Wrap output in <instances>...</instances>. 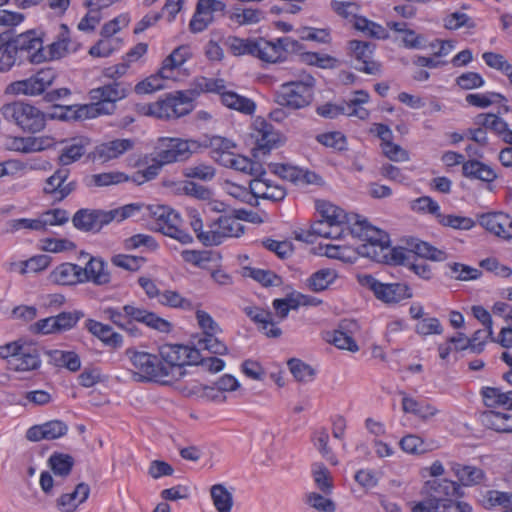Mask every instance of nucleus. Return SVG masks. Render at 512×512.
Returning <instances> with one entry per match:
<instances>
[{"label": "nucleus", "instance_id": "obj_1", "mask_svg": "<svg viewBox=\"0 0 512 512\" xmlns=\"http://www.w3.org/2000/svg\"><path fill=\"white\" fill-rule=\"evenodd\" d=\"M352 236L363 241L356 247V252L362 257L379 263L408 266L409 255L403 247L390 248L389 235L371 225L368 221L354 222Z\"/></svg>", "mask_w": 512, "mask_h": 512}, {"label": "nucleus", "instance_id": "obj_2", "mask_svg": "<svg viewBox=\"0 0 512 512\" xmlns=\"http://www.w3.org/2000/svg\"><path fill=\"white\" fill-rule=\"evenodd\" d=\"M130 89L131 86L128 83L113 81L110 84L90 90L89 96L93 101L92 103L78 108L75 106H66L65 112L61 114H51L50 117L52 119L58 118L61 120H79L112 114L116 109V102L124 99Z\"/></svg>", "mask_w": 512, "mask_h": 512}, {"label": "nucleus", "instance_id": "obj_3", "mask_svg": "<svg viewBox=\"0 0 512 512\" xmlns=\"http://www.w3.org/2000/svg\"><path fill=\"white\" fill-rule=\"evenodd\" d=\"M314 86L315 78L304 74L300 80L282 84L275 93V102L294 110L307 107L313 101Z\"/></svg>", "mask_w": 512, "mask_h": 512}, {"label": "nucleus", "instance_id": "obj_4", "mask_svg": "<svg viewBox=\"0 0 512 512\" xmlns=\"http://www.w3.org/2000/svg\"><path fill=\"white\" fill-rule=\"evenodd\" d=\"M191 89L175 91L166 95L165 99L159 100L143 107L146 115L155 116L159 119L179 118L189 114L194 106V96L190 95Z\"/></svg>", "mask_w": 512, "mask_h": 512}, {"label": "nucleus", "instance_id": "obj_5", "mask_svg": "<svg viewBox=\"0 0 512 512\" xmlns=\"http://www.w3.org/2000/svg\"><path fill=\"white\" fill-rule=\"evenodd\" d=\"M160 360L167 371L166 377L174 380L182 378L186 371L185 365L197 363L199 351L195 348L180 344H164L159 348Z\"/></svg>", "mask_w": 512, "mask_h": 512}, {"label": "nucleus", "instance_id": "obj_6", "mask_svg": "<svg viewBox=\"0 0 512 512\" xmlns=\"http://www.w3.org/2000/svg\"><path fill=\"white\" fill-rule=\"evenodd\" d=\"M2 116L16 123L24 132L37 133L46 125L45 114L35 106L21 101L5 104L0 109Z\"/></svg>", "mask_w": 512, "mask_h": 512}, {"label": "nucleus", "instance_id": "obj_7", "mask_svg": "<svg viewBox=\"0 0 512 512\" xmlns=\"http://www.w3.org/2000/svg\"><path fill=\"white\" fill-rule=\"evenodd\" d=\"M147 215L155 220L156 231L164 235L176 239L182 244H190L193 242V237L181 229V217L173 209L163 205H148L145 206Z\"/></svg>", "mask_w": 512, "mask_h": 512}, {"label": "nucleus", "instance_id": "obj_8", "mask_svg": "<svg viewBox=\"0 0 512 512\" xmlns=\"http://www.w3.org/2000/svg\"><path fill=\"white\" fill-rule=\"evenodd\" d=\"M200 144L196 140L162 137L158 139L155 154L162 164L185 161L197 152Z\"/></svg>", "mask_w": 512, "mask_h": 512}, {"label": "nucleus", "instance_id": "obj_9", "mask_svg": "<svg viewBox=\"0 0 512 512\" xmlns=\"http://www.w3.org/2000/svg\"><path fill=\"white\" fill-rule=\"evenodd\" d=\"M83 317L84 313L80 310L63 311L36 321L30 325L29 331L40 335L61 334L73 329Z\"/></svg>", "mask_w": 512, "mask_h": 512}, {"label": "nucleus", "instance_id": "obj_10", "mask_svg": "<svg viewBox=\"0 0 512 512\" xmlns=\"http://www.w3.org/2000/svg\"><path fill=\"white\" fill-rule=\"evenodd\" d=\"M363 284L374 293L376 299L385 304H398L413 297L412 290L406 283H383L372 275H365Z\"/></svg>", "mask_w": 512, "mask_h": 512}, {"label": "nucleus", "instance_id": "obj_11", "mask_svg": "<svg viewBox=\"0 0 512 512\" xmlns=\"http://www.w3.org/2000/svg\"><path fill=\"white\" fill-rule=\"evenodd\" d=\"M206 233L198 235V240L205 246L220 245L227 237H240L244 233V225L229 215L220 216L209 226Z\"/></svg>", "mask_w": 512, "mask_h": 512}, {"label": "nucleus", "instance_id": "obj_12", "mask_svg": "<svg viewBox=\"0 0 512 512\" xmlns=\"http://www.w3.org/2000/svg\"><path fill=\"white\" fill-rule=\"evenodd\" d=\"M56 72L52 68H45L38 71L31 77L10 83L5 92L7 94H24L37 96L45 94L56 78Z\"/></svg>", "mask_w": 512, "mask_h": 512}, {"label": "nucleus", "instance_id": "obj_13", "mask_svg": "<svg viewBox=\"0 0 512 512\" xmlns=\"http://www.w3.org/2000/svg\"><path fill=\"white\" fill-rule=\"evenodd\" d=\"M227 45L234 56L251 55L264 62L274 56L275 50L265 38H239L236 36L227 39Z\"/></svg>", "mask_w": 512, "mask_h": 512}, {"label": "nucleus", "instance_id": "obj_14", "mask_svg": "<svg viewBox=\"0 0 512 512\" xmlns=\"http://www.w3.org/2000/svg\"><path fill=\"white\" fill-rule=\"evenodd\" d=\"M126 355L129 357L133 366L142 373L136 374L139 376V380L159 381L165 378L167 371L163 367L159 356L148 352L136 351L132 348L126 350Z\"/></svg>", "mask_w": 512, "mask_h": 512}, {"label": "nucleus", "instance_id": "obj_15", "mask_svg": "<svg viewBox=\"0 0 512 512\" xmlns=\"http://www.w3.org/2000/svg\"><path fill=\"white\" fill-rule=\"evenodd\" d=\"M113 221V215L101 209H79L72 217L73 226L82 232L98 233Z\"/></svg>", "mask_w": 512, "mask_h": 512}, {"label": "nucleus", "instance_id": "obj_16", "mask_svg": "<svg viewBox=\"0 0 512 512\" xmlns=\"http://www.w3.org/2000/svg\"><path fill=\"white\" fill-rule=\"evenodd\" d=\"M421 496L433 498L436 502H453L449 497H463L460 485L449 479L434 478L427 480L420 490Z\"/></svg>", "mask_w": 512, "mask_h": 512}, {"label": "nucleus", "instance_id": "obj_17", "mask_svg": "<svg viewBox=\"0 0 512 512\" xmlns=\"http://www.w3.org/2000/svg\"><path fill=\"white\" fill-rule=\"evenodd\" d=\"M374 49L375 45L370 42L359 40H351L349 42L351 55L360 64L354 66L356 70L370 75H377L381 72V65L372 60Z\"/></svg>", "mask_w": 512, "mask_h": 512}, {"label": "nucleus", "instance_id": "obj_18", "mask_svg": "<svg viewBox=\"0 0 512 512\" xmlns=\"http://www.w3.org/2000/svg\"><path fill=\"white\" fill-rule=\"evenodd\" d=\"M9 42L16 48L17 52L32 63H40L44 60L42 54V41L34 31H27L17 35L15 38L9 36Z\"/></svg>", "mask_w": 512, "mask_h": 512}, {"label": "nucleus", "instance_id": "obj_19", "mask_svg": "<svg viewBox=\"0 0 512 512\" xmlns=\"http://www.w3.org/2000/svg\"><path fill=\"white\" fill-rule=\"evenodd\" d=\"M70 171L68 168H60L56 170L49 178H47L44 193L52 195L55 200L62 201L77 188L75 180H68Z\"/></svg>", "mask_w": 512, "mask_h": 512}, {"label": "nucleus", "instance_id": "obj_20", "mask_svg": "<svg viewBox=\"0 0 512 512\" xmlns=\"http://www.w3.org/2000/svg\"><path fill=\"white\" fill-rule=\"evenodd\" d=\"M412 512H471L472 507L467 502H436L433 498L422 496V500L410 503Z\"/></svg>", "mask_w": 512, "mask_h": 512}, {"label": "nucleus", "instance_id": "obj_21", "mask_svg": "<svg viewBox=\"0 0 512 512\" xmlns=\"http://www.w3.org/2000/svg\"><path fill=\"white\" fill-rule=\"evenodd\" d=\"M123 311L128 316V320L137 321L145 324L149 328L155 329L159 332H169L171 329V323L167 320L159 317L153 312H149L146 309L135 307L133 305H125Z\"/></svg>", "mask_w": 512, "mask_h": 512}, {"label": "nucleus", "instance_id": "obj_22", "mask_svg": "<svg viewBox=\"0 0 512 512\" xmlns=\"http://www.w3.org/2000/svg\"><path fill=\"white\" fill-rule=\"evenodd\" d=\"M68 426L61 420H51L41 425H34L26 432V438L32 442L54 440L64 436Z\"/></svg>", "mask_w": 512, "mask_h": 512}, {"label": "nucleus", "instance_id": "obj_23", "mask_svg": "<svg viewBox=\"0 0 512 512\" xmlns=\"http://www.w3.org/2000/svg\"><path fill=\"white\" fill-rule=\"evenodd\" d=\"M316 209L321 216V220L331 223H344L346 221L349 224L351 234L354 222L367 221V219L361 218L357 214L347 215L341 208L325 200L316 201Z\"/></svg>", "mask_w": 512, "mask_h": 512}, {"label": "nucleus", "instance_id": "obj_24", "mask_svg": "<svg viewBox=\"0 0 512 512\" xmlns=\"http://www.w3.org/2000/svg\"><path fill=\"white\" fill-rule=\"evenodd\" d=\"M244 312L267 337L278 338L281 336L282 331L276 326L271 311L256 306H248L244 308Z\"/></svg>", "mask_w": 512, "mask_h": 512}, {"label": "nucleus", "instance_id": "obj_25", "mask_svg": "<svg viewBox=\"0 0 512 512\" xmlns=\"http://www.w3.org/2000/svg\"><path fill=\"white\" fill-rule=\"evenodd\" d=\"M85 278L82 267L73 263H62L51 272L52 281L60 285L84 283Z\"/></svg>", "mask_w": 512, "mask_h": 512}, {"label": "nucleus", "instance_id": "obj_26", "mask_svg": "<svg viewBox=\"0 0 512 512\" xmlns=\"http://www.w3.org/2000/svg\"><path fill=\"white\" fill-rule=\"evenodd\" d=\"M462 174L466 178L486 182L489 191L493 190L491 183L497 178V173L492 167L476 159H470L463 163Z\"/></svg>", "mask_w": 512, "mask_h": 512}, {"label": "nucleus", "instance_id": "obj_27", "mask_svg": "<svg viewBox=\"0 0 512 512\" xmlns=\"http://www.w3.org/2000/svg\"><path fill=\"white\" fill-rule=\"evenodd\" d=\"M255 129L257 132L256 150L266 155L276 146L279 135L273 126L264 119L255 121Z\"/></svg>", "mask_w": 512, "mask_h": 512}, {"label": "nucleus", "instance_id": "obj_28", "mask_svg": "<svg viewBox=\"0 0 512 512\" xmlns=\"http://www.w3.org/2000/svg\"><path fill=\"white\" fill-rule=\"evenodd\" d=\"M134 145L135 143L131 139H115L105 142L95 148L94 158L106 162L131 150Z\"/></svg>", "mask_w": 512, "mask_h": 512}, {"label": "nucleus", "instance_id": "obj_29", "mask_svg": "<svg viewBox=\"0 0 512 512\" xmlns=\"http://www.w3.org/2000/svg\"><path fill=\"white\" fill-rule=\"evenodd\" d=\"M15 371H30L40 367L41 360L38 349L33 345H23L17 358L8 361Z\"/></svg>", "mask_w": 512, "mask_h": 512}, {"label": "nucleus", "instance_id": "obj_30", "mask_svg": "<svg viewBox=\"0 0 512 512\" xmlns=\"http://www.w3.org/2000/svg\"><path fill=\"white\" fill-rule=\"evenodd\" d=\"M89 494V485L81 482L76 485L71 493H64L57 499V507L65 512H73L80 504L88 499Z\"/></svg>", "mask_w": 512, "mask_h": 512}, {"label": "nucleus", "instance_id": "obj_31", "mask_svg": "<svg viewBox=\"0 0 512 512\" xmlns=\"http://www.w3.org/2000/svg\"><path fill=\"white\" fill-rule=\"evenodd\" d=\"M87 330L100 339L105 345L117 348L122 345L123 337L121 334L114 332L112 327L93 319H88L85 323Z\"/></svg>", "mask_w": 512, "mask_h": 512}, {"label": "nucleus", "instance_id": "obj_32", "mask_svg": "<svg viewBox=\"0 0 512 512\" xmlns=\"http://www.w3.org/2000/svg\"><path fill=\"white\" fill-rule=\"evenodd\" d=\"M85 272V282L91 281L96 285H105L110 282V273L107 270V263L98 257H90L89 261L82 267Z\"/></svg>", "mask_w": 512, "mask_h": 512}, {"label": "nucleus", "instance_id": "obj_33", "mask_svg": "<svg viewBox=\"0 0 512 512\" xmlns=\"http://www.w3.org/2000/svg\"><path fill=\"white\" fill-rule=\"evenodd\" d=\"M484 426L499 433L512 432V415L494 410H488L481 414Z\"/></svg>", "mask_w": 512, "mask_h": 512}, {"label": "nucleus", "instance_id": "obj_34", "mask_svg": "<svg viewBox=\"0 0 512 512\" xmlns=\"http://www.w3.org/2000/svg\"><path fill=\"white\" fill-rule=\"evenodd\" d=\"M45 354L49 357V362L57 367H64L71 372L81 368L80 357L74 351L48 350Z\"/></svg>", "mask_w": 512, "mask_h": 512}, {"label": "nucleus", "instance_id": "obj_35", "mask_svg": "<svg viewBox=\"0 0 512 512\" xmlns=\"http://www.w3.org/2000/svg\"><path fill=\"white\" fill-rule=\"evenodd\" d=\"M269 45L275 50L274 56L268 58L269 63L284 61L286 53H298L303 49V45L291 37H281L275 41H269Z\"/></svg>", "mask_w": 512, "mask_h": 512}, {"label": "nucleus", "instance_id": "obj_36", "mask_svg": "<svg viewBox=\"0 0 512 512\" xmlns=\"http://www.w3.org/2000/svg\"><path fill=\"white\" fill-rule=\"evenodd\" d=\"M481 395L486 407L494 408L498 406L506 407L512 410V390L508 392H502L499 388L495 387H483Z\"/></svg>", "mask_w": 512, "mask_h": 512}, {"label": "nucleus", "instance_id": "obj_37", "mask_svg": "<svg viewBox=\"0 0 512 512\" xmlns=\"http://www.w3.org/2000/svg\"><path fill=\"white\" fill-rule=\"evenodd\" d=\"M451 470L458 478V481L464 486L476 485L484 479V471L480 468L452 463Z\"/></svg>", "mask_w": 512, "mask_h": 512}, {"label": "nucleus", "instance_id": "obj_38", "mask_svg": "<svg viewBox=\"0 0 512 512\" xmlns=\"http://www.w3.org/2000/svg\"><path fill=\"white\" fill-rule=\"evenodd\" d=\"M408 244L410 246L408 253H414L419 257L438 262L445 261L448 258L445 251L432 246L428 242L412 239Z\"/></svg>", "mask_w": 512, "mask_h": 512}, {"label": "nucleus", "instance_id": "obj_39", "mask_svg": "<svg viewBox=\"0 0 512 512\" xmlns=\"http://www.w3.org/2000/svg\"><path fill=\"white\" fill-rule=\"evenodd\" d=\"M192 93L196 99L202 92H215L220 94L221 101L223 100V93H229L225 90V81L223 79H210L206 77H199L194 80L190 85Z\"/></svg>", "mask_w": 512, "mask_h": 512}, {"label": "nucleus", "instance_id": "obj_40", "mask_svg": "<svg viewBox=\"0 0 512 512\" xmlns=\"http://www.w3.org/2000/svg\"><path fill=\"white\" fill-rule=\"evenodd\" d=\"M127 181H129V176L118 171L93 174L84 179L87 187H106Z\"/></svg>", "mask_w": 512, "mask_h": 512}, {"label": "nucleus", "instance_id": "obj_41", "mask_svg": "<svg viewBox=\"0 0 512 512\" xmlns=\"http://www.w3.org/2000/svg\"><path fill=\"white\" fill-rule=\"evenodd\" d=\"M479 224L490 233L503 237L504 226L507 223V214L502 212H490L478 217Z\"/></svg>", "mask_w": 512, "mask_h": 512}, {"label": "nucleus", "instance_id": "obj_42", "mask_svg": "<svg viewBox=\"0 0 512 512\" xmlns=\"http://www.w3.org/2000/svg\"><path fill=\"white\" fill-rule=\"evenodd\" d=\"M402 409L405 413H411L420 419L427 421L438 413V410L426 403H421L411 397H403Z\"/></svg>", "mask_w": 512, "mask_h": 512}, {"label": "nucleus", "instance_id": "obj_43", "mask_svg": "<svg viewBox=\"0 0 512 512\" xmlns=\"http://www.w3.org/2000/svg\"><path fill=\"white\" fill-rule=\"evenodd\" d=\"M336 278L337 273L334 269H320L307 279V286L313 292H321L327 289Z\"/></svg>", "mask_w": 512, "mask_h": 512}, {"label": "nucleus", "instance_id": "obj_44", "mask_svg": "<svg viewBox=\"0 0 512 512\" xmlns=\"http://www.w3.org/2000/svg\"><path fill=\"white\" fill-rule=\"evenodd\" d=\"M213 504L218 512H231L233 495L223 484H215L210 488Z\"/></svg>", "mask_w": 512, "mask_h": 512}, {"label": "nucleus", "instance_id": "obj_45", "mask_svg": "<svg viewBox=\"0 0 512 512\" xmlns=\"http://www.w3.org/2000/svg\"><path fill=\"white\" fill-rule=\"evenodd\" d=\"M48 465L56 476L67 477L74 466V459L69 454L55 452L49 457Z\"/></svg>", "mask_w": 512, "mask_h": 512}, {"label": "nucleus", "instance_id": "obj_46", "mask_svg": "<svg viewBox=\"0 0 512 512\" xmlns=\"http://www.w3.org/2000/svg\"><path fill=\"white\" fill-rule=\"evenodd\" d=\"M222 103L228 108L237 110L244 114H252L256 108L255 103L251 99L238 95L233 91L223 93Z\"/></svg>", "mask_w": 512, "mask_h": 512}, {"label": "nucleus", "instance_id": "obj_47", "mask_svg": "<svg viewBox=\"0 0 512 512\" xmlns=\"http://www.w3.org/2000/svg\"><path fill=\"white\" fill-rule=\"evenodd\" d=\"M287 365L297 382L308 383L313 381L316 376V370L300 359L292 358L288 360Z\"/></svg>", "mask_w": 512, "mask_h": 512}, {"label": "nucleus", "instance_id": "obj_48", "mask_svg": "<svg viewBox=\"0 0 512 512\" xmlns=\"http://www.w3.org/2000/svg\"><path fill=\"white\" fill-rule=\"evenodd\" d=\"M265 18V12L261 9L235 8L230 19L240 26L257 24Z\"/></svg>", "mask_w": 512, "mask_h": 512}, {"label": "nucleus", "instance_id": "obj_49", "mask_svg": "<svg viewBox=\"0 0 512 512\" xmlns=\"http://www.w3.org/2000/svg\"><path fill=\"white\" fill-rule=\"evenodd\" d=\"M475 124L482 126L485 131L490 130L498 135L507 131L508 124L499 116L492 113H481L475 117Z\"/></svg>", "mask_w": 512, "mask_h": 512}, {"label": "nucleus", "instance_id": "obj_50", "mask_svg": "<svg viewBox=\"0 0 512 512\" xmlns=\"http://www.w3.org/2000/svg\"><path fill=\"white\" fill-rule=\"evenodd\" d=\"M245 275L251 277L264 287L280 286L282 278L271 270H263L252 267H245Z\"/></svg>", "mask_w": 512, "mask_h": 512}, {"label": "nucleus", "instance_id": "obj_51", "mask_svg": "<svg viewBox=\"0 0 512 512\" xmlns=\"http://www.w3.org/2000/svg\"><path fill=\"white\" fill-rule=\"evenodd\" d=\"M217 333H207L203 338L199 339L197 342V349L200 352V349L208 350L210 353L215 355H225L228 353L227 346L220 341L215 335Z\"/></svg>", "mask_w": 512, "mask_h": 512}, {"label": "nucleus", "instance_id": "obj_52", "mask_svg": "<svg viewBox=\"0 0 512 512\" xmlns=\"http://www.w3.org/2000/svg\"><path fill=\"white\" fill-rule=\"evenodd\" d=\"M86 152L85 146L82 140H74L73 143L66 145L59 156V162L63 166H67L79 158H81Z\"/></svg>", "mask_w": 512, "mask_h": 512}, {"label": "nucleus", "instance_id": "obj_53", "mask_svg": "<svg viewBox=\"0 0 512 512\" xmlns=\"http://www.w3.org/2000/svg\"><path fill=\"white\" fill-rule=\"evenodd\" d=\"M399 444L403 451L410 454H424L430 450L429 445L415 434L404 436Z\"/></svg>", "mask_w": 512, "mask_h": 512}, {"label": "nucleus", "instance_id": "obj_54", "mask_svg": "<svg viewBox=\"0 0 512 512\" xmlns=\"http://www.w3.org/2000/svg\"><path fill=\"white\" fill-rule=\"evenodd\" d=\"M159 302L162 305L170 306L173 308H181L183 310H192V302L182 297L178 292L172 290H166L159 295Z\"/></svg>", "mask_w": 512, "mask_h": 512}, {"label": "nucleus", "instance_id": "obj_55", "mask_svg": "<svg viewBox=\"0 0 512 512\" xmlns=\"http://www.w3.org/2000/svg\"><path fill=\"white\" fill-rule=\"evenodd\" d=\"M183 175L186 178H195L204 182L211 181L215 175L216 170L214 167L199 163L197 165L188 166L183 169Z\"/></svg>", "mask_w": 512, "mask_h": 512}, {"label": "nucleus", "instance_id": "obj_56", "mask_svg": "<svg viewBox=\"0 0 512 512\" xmlns=\"http://www.w3.org/2000/svg\"><path fill=\"white\" fill-rule=\"evenodd\" d=\"M2 48L4 49L0 57V71L7 72L14 66L18 59L22 61L23 57L17 52L16 48L10 44L9 35L6 41H4Z\"/></svg>", "mask_w": 512, "mask_h": 512}, {"label": "nucleus", "instance_id": "obj_57", "mask_svg": "<svg viewBox=\"0 0 512 512\" xmlns=\"http://www.w3.org/2000/svg\"><path fill=\"white\" fill-rule=\"evenodd\" d=\"M199 144L200 147L211 148L212 153L215 154V156L224 152H228L236 147L235 143H233L231 140L221 136L205 137L204 141Z\"/></svg>", "mask_w": 512, "mask_h": 512}, {"label": "nucleus", "instance_id": "obj_58", "mask_svg": "<svg viewBox=\"0 0 512 512\" xmlns=\"http://www.w3.org/2000/svg\"><path fill=\"white\" fill-rule=\"evenodd\" d=\"M271 171L284 180H288L296 185L300 184L301 169L280 163L269 164Z\"/></svg>", "mask_w": 512, "mask_h": 512}, {"label": "nucleus", "instance_id": "obj_59", "mask_svg": "<svg viewBox=\"0 0 512 512\" xmlns=\"http://www.w3.org/2000/svg\"><path fill=\"white\" fill-rule=\"evenodd\" d=\"M465 100L471 106L487 108L496 100L506 101V98L500 93L488 92L486 94H468L466 95Z\"/></svg>", "mask_w": 512, "mask_h": 512}, {"label": "nucleus", "instance_id": "obj_60", "mask_svg": "<svg viewBox=\"0 0 512 512\" xmlns=\"http://www.w3.org/2000/svg\"><path fill=\"white\" fill-rule=\"evenodd\" d=\"M438 222L443 226L460 230H469L474 227L475 222L469 217L456 215H444L440 213L437 218Z\"/></svg>", "mask_w": 512, "mask_h": 512}, {"label": "nucleus", "instance_id": "obj_61", "mask_svg": "<svg viewBox=\"0 0 512 512\" xmlns=\"http://www.w3.org/2000/svg\"><path fill=\"white\" fill-rule=\"evenodd\" d=\"M262 245L267 250L274 252L280 259H287L293 253V244L287 240L277 241L267 238L262 241Z\"/></svg>", "mask_w": 512, "mask_h": 512}, {"label": "nucleus", "instance_id": "obj_62", "mask_svg": "<svg viewBox=\"0 0 512 512\" xmlns=\"http://www.w3.org/2000/svg\"><path fill=\"white\" fill-rule=\"evenodd\" d=\"M145 261L144 257L125 254L114 255L111 258L113 265L132 272L139 270Z\"/></svg>", "mask_w": 512, "mask_h": 512}, {"label": "nucleus", "instance_id": "obj_63", "mask_svg": "<svg viewBox=\"0 0 512 512\" xmlns=\"http://www.w3.org/2000/svg\"><path fill=\"white\" fill-rule=\"evenodd\" d=\"M305 503L320 512H334L336 510V505L331 499L316 492L307 494Z\"/></svg>", "mask_w": 512, "mask_h": 512}, {"label": "nucleus", "instance_id": "obj_64", "mask_svg": "<svg viewBox=\"0 0 512 512\" xmlns=\"http://www.w3.org/2000/svg\"><path fill=\"white\" fill-rule=\"evenodd\" d=\"M165 79L166 78L162 77L159 72L155 75H151L150 77L136 84L135 92L137 94H148L163 89V82Z\"/></svg>", "mask_w": 512, "mask_h": 512}]
</instances>
